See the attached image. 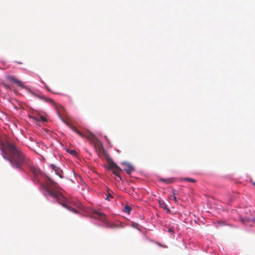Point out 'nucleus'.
Instances as JSON below:
<instances>
[{
    "instance_id": "obj_22",
    "label": "nucleus",
    "mask_w": 255,
    "mask_h": 255,
    "mask_svg": "<svg viewBox=\"0 0 255 255\" xmlns=\"http://www.w3.org/2000/svg\"><path fill=\"white\" fill-rule=\"evenodd\" d=\"M72 210L73 212H75V213H77V211H76L75 209L72 208Z\"/></svg>"
},
{
    "instance_id": "obj_4",
    "label": "nucleus",
    "mask_w": 255,
    "mask_h": 255,
    "mask_svg": "<svg viewBox=\"0 0 255 255\" xmlns=\"http://www.w3.org/2000/svg\"><path fill=\"white\" fill-rule=\"evenodd\" d=\"M8 79L11 82L16 83L18 86L24 88V85L21 81L16 79L15 77L12 76H10L8 77Z\"/></svg>"
},
{
    "instance_id": "obj_27",
    "label": "nucleus",
    "mask_w": 255,
    "mask_h": 255,
    "mask_svg": "<svg viewBox=\"0 0 255 255\" xmlns=\"http://www.w3.org/2000/svg\"><path fill=\"white\" fill-rule=\"evenodd\" d=\"M61 119H62V121H63L65 122V121L63 120V119H62L61 118Z\"/></svg>"
},
{
    "instance_id": "obj_23",
    "label": "nucleus",
    "mask_w": 255,
    "mask_h": 255,
    "mask_svg": "<svg viewBox=\"0 0 255 255\" xmlns=\"http://www.w3.org/2000/svg\"><path fill=\"white\" fill-rule=\"evenodd\" d=\"M108 197H111V198H113V196L110 194H108Z\"/></svg>"
},
{
    "instance_id": "obj_3",
    "label": "nucleus",
    "mask_w": 255,
    "mask_h": 255,
    "mask_svg": "<svg viewBox=\"0 0 255 255\" xmlns=\"http://www.w3.org/2000/svg\"><path fill=\"white\" fill-rule=\"evenodd\" d=\"M68 126L72 129L74 131L76 132L79 136L83 137H86L87 138L91 140L92 141H94L95 139V137L92 133H89L85 136L83 133H82L81 131H80L76 127L70 125V124H67Z\"/></svg>"
},
{
    "instance_id": "obj_18",
    "label": "nucleus",
    "mask_w": 255,
    "mask_h": 255,
    "mask_svg": "<svg viewBox=\"0 0 255 255\" xmlns=\"http://www.w3.org/2000/svg\"><path fill=\"white\" fill-rule=\"evenodd\" d=\"M184 180L185 181H189L191 182H195V180L194 179L190 178H186Z\"/></svg>"
},
{
    "instance_id": "obj_13",
    "label": "nucleus",
    "mask_w": 255,
    "mask_h": 255,
    "mask_svg": "<svg viewBox=\"0 0 255 255\" xmlns=\"http://www.w3.org/2000/svg\"><path fill=\"white\" fill-rule=\"evenodd\" d=\"M107 227H109V228H112V229H115V228H118V226L117 225H116L115 224L112 223H108L107 224Z\"/></svg>"
},
{
    "instance_id": "obj_25",
    "label": "nucleus",
    "mask_w": 255,
    "mask_h": 255,
    "mask_svg": "<svg viewBox=\"0 0 255 255\" xmlns=\"http://www.w3.org/2000/svg\"><path fill=\"white\" fill-rule=\"evenodd\" d=\"M5 87H6V88L10 89V88H9V87L8 86H7V85H6V86H5Z\"/></svg>"
},
{
    "instance_id": "obj_14",
    "label": "nucleus",
    "mask_w": 255,
    "mask_h": 255,
    "mask_svg": "<svg viewBox=\"0 0 255 255\" xmlns=\"http://www.w3.org/2000/svg\"><path fill=\"white\" fill-rule=\"evenodd\" d=\"M131 208L128 206H126L123 209V211L125 213H127L128 214H129L131 211Z\"/></svg>"
},
{
    "instance_id": "obj_5",
    "label": "nucleus",
    "mask_w": 255,
    "mask_h": 255,
    "mask_svg": "<svg viewBox=\"0 0 255 255\" xmlns=\"http://www.w3.org/2000/svg\"><path fill=\"white\" fill-rule=\"evenodd\" d=\"M124 166V170L129 175L134 170L133 167L129 164H125Z\"/></svg>"
},
{
    "instance_id": "obj_2",
    "label": "nucleus",
    "mask_w": 255,
    "mask_h": 255,
    "mask_svg": "<svg viewBox=\"0 0 255 255\" xmlns=\"http://www.w3.org/2000/svg\"><path fill=\"white\" fill-rule=\"evenodd\" d=\"M0 149L3 157L8 160L13 167L21 169L26 162V159L23 153L13 144L0 140Z\"/></svg>"
},
{
    "instance_id": "obj_7",
    "label": "nucleus",
    "mask_w": 255,
    "mask_h": 255,
    "mask_svg": "<svg viewBox=\"0 0 255 255\" xmlns=\"http://www.w3.org/2000/svg\"><path fill=\"white\" fill-rule=\"evenodd\" d=\"M244 222H252L254 224H255V217L253 216H246L245 217V218L243 220Z\"/></svg>"
},
{
    "instance_id": "obj_6",
    "label": "nucleus",
    "mask_w": 255,
    "mask_h": 255,
    "mask_svg": "<svg viewBox=\"0 0 255 255\" xmlns=\"http://www.w3.org/2000/svg\"><path fill=\"white\" fill-rule=\"evenodd\" d=\"M112 171L116 176H118L121 180H122V177L120 176V172L122 171V169L120 167L113 169Z\"/></svg>"
},
{
    "instance_id": "obj_20",
    "label": "nucleus",
    "mask_w": 255,
    "mask_h": 255,
    "mask_svg": "<svg viewBox=\"0 0 255 255\" xmlns=\"http://www.w3.org/2000/svg\"><path fill=\"white\" fill-rule=\"evenodd\" d=\"M173 198H174V200L175 201H177V199H176V196H175V195H174V194L173 195Z\"/></svg>"
},
{
    "instance_id": "obj_8",
    "label": "nucleus",
    "mask_w": 255,
    "mask_h": 255,
    "mask_svg": "<svg viewBox=\"0 0 255 255\" xmlns=\"http://www.w3.org/2000/svg\"><path fill=\"white\" fill-rule=\"evenodd\" d=\"M37 97L39 99H40L41 100H43V101H44L45 102H49V103H54V102H53V101L52 99L48 98H46V97H44L43 95H38Z\"/></svg>"
},
{
    "instance_id": "obj_26",
    "label": "nucleus",
    "mask_w": 255,
    "mask_h": 255,
    "mask_svg": "<svg viewBox=\"0 0 255 255\" xmlns=\"http://www.w3.org/2000/svg\"><path fill=\"white\" fill-rule=\"evenodd\" d=\"M106 199L108 200L109 201L110 200V199L108 198V197L106 198Z\"/></svg>"
},
{
    "instance_id": "obj_17",
    "label": "nucleus",
    "mask_w": 255,
    "mask_h": 255,
    "mask_svg": "<svg viewBox=\"0 0 255 255\" xmlns=\"http://www.w3.org/2000/svg\"><path fill=\"white\" fill-rule=\"evenodd\" d=\"M159 203L160 204V207H162L163 208L165 209L166 208V206L163 201H159Z\"/></svg>"
},
{
    "instance_id": "obj_15",
    "label": "nucleus",
    "mask_w": 255,
    "mask_h": 255,
    "mask_svg": "<svg viewBox=\"0 0 255 255\" xmlns=\"http://www.w3.org/2000/svg\"><path fill=\"white\" fill-rule=\"evenodd\" d=\"M50 167H51V168H52L53 170H54V171H55L56 173L57 174H58L56 166L55 165H54V164H51V165H50ZM58 175L60 176V177H62V176L60 175L59 174H58Z\"/></svg>"
},
{
    "instance_id": "obj_16",
    "label": "nucleus",
    "mask_w": 255,
    "mask_h": 255,
    "mask_svg": "<svg viewBox=\"0 0 255 255\" xmlns=\"http://www.w3.org/2000/svg\"><path fill=\"white\" fill-rule=\"evenodd\" d=\"M67 151L68 152L70 153V154H71L72 155H74L76 153V151L73 149H68L67 150Z\"/></svg>"
},
{
    "instance_id": "obj_24",
    "label": "nucleus",
    "mask_w": 255,
    "mask_h": 255,
    "mask_svg": "<svg viewBox=\"0 0 255 255\" xmlns=\"http://www.w3.org/2000/svg\"><path fill=\"white\" fill-rule=\"evenodd\" d=\"M16 62L17 63H18V64H22V62Z\"/></svg>"
},
{
    "instance_id": "obj_19",
    "label": "nucleus",
    "mask_w": 255,
    "mask_h": 255,
    "mask_svg": "<svg viewBox=\"0 0 255 255\" xmlns=\"http://www.w3.org/2000/svg\"><path fill=\"white\" fill-rule=\"evenodd\" d=\"M156 244L160 247H162L163 248H167V247L166 246H163V245H161V244H160L159 243H156Z\"/></svg>"
},
{
    "instance_id": "obj_21",
    "label": "nucleus",
    "mask_w": 255,
    "mask_h": 255,
    "mask_svg": "<svg viewBox=\"0 0 255 255\" xmlns=\"http://www.w3.org/2000/svg\"><path fill=\"white\" fill-rule=\"evenodd\" d=\"M168 232H173V231H172V229L171 228H169V229H168Z\"/></svg>"
},
{
    "instance_id": "obj_11",
    "label": "nucleus",
    "mask_w": 255,
    "mask_h": 255,
    "mask_svg": "<svg viewBox=\"0 0 255 255\" xmlns=\"http://www.w3.org/2000/svg\"><path fill=\"white\" fill-rule=\"evenodd\" d=\"M109 166L111 170L119 167L115 162L112 161L109 162Z\"/></svg>"
},
{
    "instance_id": "obj_10",
    "label": "nucleus",
    "mask_w": 255,
    "mask_h": 255,
    "mask_svg": "<svg viewBox=\"0 0 255 255\" xmlns=\"http://www.w3.org/2000/svg\"><path fill=\"white\" fill-rule=\"evenodd\" d=\"M160 180L163 182H164L166 184H170L173 182V179L172 178L168 179H160Z\"/></svg>"
},
{
    "instance_id": "obj_9",
    "label": "nucleus",
    "mask_w": 255,
    "mask_h": 255,
    "mask_svg": "<svg viewBox=\"0 0 255 255\" xmlns=\"http://www.w3.org/2000/svg\"><path fill=\"white\" fill-rule=\"evenodd\" d=\"M96 214L100 218V220L104 221L106 219L105 215L101 212H96Z\"/></svg>"
},
{
    "instance_id": "obj_1",
    "label": "nucleus",
    "mask_w": 255,
    "mask_h": 255,
    "mask_svg": "<svg viewBox=\"0 0 255 255\" xmlns=\"http://www.w3.org/2000/svg\"><path fill=\"white\" fill-rule=\"evenodd\" d=\"M30 170L33 174L34 178L36 181V183L40 184L49 196L56 199L64 207L71 210L70 207L67 205L66 198L61 193L56 191V189L59 188L58 184L51 178L41 172L36 167L31 166Z\"/></svg>"
},
{
    "instance_id": "obj_28",
    "label": "nucleus",
    "mask_w": 255,
    "mask_h": 255,
    "mask_svg": "<svg viewBox=\"0 0 255 255\" xmlns=\"http://www.w3.org/2000/svg\"><path fill=\"white\" fill-rule=\"evenodd\" d=\"M254 185L255 186V182L254 183Z\"/></svg>"
},
{
    "instance_id": "obj_12",
    "label": "nucleus",
    "mask_w": 255,
    "mask_h": 255,
    "mask_svg": "<svg viewBox=\"0 0 255 255\" xmlns=\"http://www.w3.org/2000/svg\"><path fill=\"white\" fill-rule=\"evenodd\" d=\"M33 118H34V119H35V120L38 121H42L43 122L47 121V119H46V118H45L44 116H40L38 117H34Z\"/></svg>"
}]
</instances>
